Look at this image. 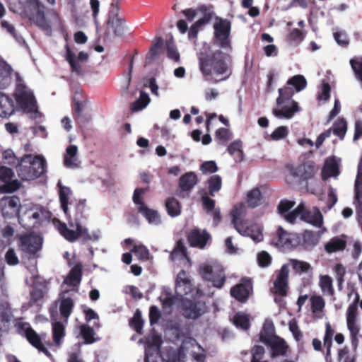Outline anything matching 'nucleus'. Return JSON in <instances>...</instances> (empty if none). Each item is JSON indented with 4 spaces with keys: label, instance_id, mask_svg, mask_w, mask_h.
Masks as SVG:
<instances>
[{
    "label": "nucleus",
    "instance_id": "f257e3e1",
    "mask_svg": "<svg viewBox=\"0 0 362 362\" xmlns=\"http://www.w3.org/2000/svg\"><path fill=\"white\" fill-rule=\"evenodd\" d=\"M199 66L204 79L213 83L226 80L231 74L221 51L200 57Z\"/></svg>",
    "mask_w": 362,
    "mask_h": 362
},
{
    "label": "nucleus",
    "instance_id": "f03ea898",
    "mask_svg": "<svg viewBox=\"0 0 362 362\" xmlns=\"http://www.w3.org/2000/svg\"><path fill=\"white\" fill-rule=\"evenodd\" d=\"M286 182L290 185H301L314 177L317 168L313 160L304 159L298 164H287Z\"/></svg>",
    "mask_w": 362,
    "mask_h": 362
},
{
    "label": "nucleus",
    "instance_id": "7ed1b4c3",
    "mask_svg": "<svg viewBox=\"0 0 362 362\" xmlns=\"http://www.w3.org/2000/svg\"><path fill=\"white\" fill-rule=\"evenodd\" d=\"M45 159L40 156L25 155L16 167L18 176L23 180H35L46 171Z\"/></svg>",
    "mask_w": 362,
    "mask_h": 362
},
{
    "label": "nucleus",
    "instance_id": "20e7f679",
    "mask_svg": "<svg viewBox=\"0 0 362 362\" xmlns=\"http://www.w3.org/2000/svg\"><path fill=\"white\" fill-rule=\"evenodd\" d=\"M17 104L25 112L34 113L37 111V100L31 89L25 83L19 74H16V84L13 94Z\"/></svg>",
    "mask_w": 362,
    "mask_h": 362
},
{
    "label": "nucleus",
    "instance_id": "39448f33",
    "mask_svg": "<svg viewBox=\"0 0 362 362\" xmlns=\"http://www.w3.org/2000/svg\"><path fill=\"white\" fill-rule=\"evenodd\" d=\"M42 245V238L34 233L24 234L19 238V250L28 259H36Z\"/></svg>",
    "mask_w": 362,
    "mask_h": 362
},
{
    "label": "nucleus",
    "instance_id": "423d86ee",
    "mask_svg": "<svg viewBox=\"0 0 362 362\" xmlns=\"http://www.w3.org/2000/svg\"><path fill=\"white\" fill-rule=\"evenodd\" d=\"M245 215V206L244 204L240 203L234 206L231 211L232 223L235 230L242 235L250 236L255 242H260L263 239L262 233L258 232L256 235L250 233V229L249 228H243L242 227L243 221L241 218Z\"/></svg>",
    "mask_w": 362,
    "mask_h": 362
},
{
    "label": "nucleus",
    "instance_id": "0eeeda50",
    "mask_svg": "<svg viewBox=\"0 0 362 362\" xmlns=\"http://www.w3.org/2000/svg\"><path fill=\"white\" fill-rule=\"evenodd\" d=\"M214 37L218 45L223 49H230V22L227 19L216 17V22L214 24Z\"/></svg>",
    "mask_w": 362,
    "mask_h": 362
},
{
    "label": "nucleus",
    "instance_id": "6e6552de",
    "mask_svg": "<svg viewBox=\"0 0 362 362\" xmlns=\"http://www.w3.org/2000/svg\"><path fill=\"white\" fill-rule=\"evenodd\" d=\"M199 273L205 281L212 283L214 287L221 288L226 282V274L223 268L214 269L210 265L200 267Z\"/></svg>",
    "mask_w": 362,
    "mask_h": 362
},
{
    "label": "nucleus",
    "instance_id": "1a4fd4ad",
    "mask_svg": "<svg viewBox=\"0 0 362 362\" xmlns=\"http://www.w3.org/2000/svg\"><path fill=\"white\" fill-rule=\"evenodd\" d=\"M276 279L273 282L274 288L272 291L274 294L281 297L288 294L289 269L288 264H283L281 269L276 272Z\"/></svg>",
    "mask_w": 362,
    "mask_h": 362
},
{
    "label": "nucleus",
    "instance_id": "9d476101",
    "mask_svg": "<svg viewBox=\"0 0 362 362\" xmlns=\"http://www.w3.org/2000/svg\"><path fill=\"white\" fill-rule=\"evenodd\" d=\"M182 311L185 317L196 320L206 312V305L202 300L187 299L182 303Z\"/></svg>",
    "mask_w": 362,
    "mask_h": 362
},
{
    "label": "nucleus",
    "instance_id": "9b49d317",
    "mask_svg": "<svg viewBox=\"0 0 362 362\" xmlns=\"http://www.w3.org/2000/svg\"><path fill=\"white\" fill-rule=\"evenodd\" d=\"M21 207L20 198L17 196L4 197L0 200V209L5 218L21 217L19 215Z\"/></svg>",
    "mask_w": 362,
    "mask_h": 362
},
{
    "label": "nucleus",
    "instance_id": "f8f14e48",
    "mask_svg": "<svg viewBox=\"0 0 362 362\" xmlns=\"http://www.w3.org/2000/svg\"><path fill=\"white\" fill-rule=\"evenodd\" d=\"M30 6L31 7L30 20L43 30L49 29L50 25L46 19L43 4L39 0H32Z\"/></svg>",
    "mask_w": 362,
    "mask_h": 362
},
{
    "label": "nucleus",
    "instance_id": "ddd939ff",
    "mask_svg": "<svg viewBox=\"0 0 362 362\" xmlns=\"http://www.w3.org/2000/svg\"><path fill=\"white\" fill-rule=\"evenodd\" d=\"M20 329L24 332L22 335L26 338L33 346L47 355L49 354L48 350L42 344L44 337L46 336L45 334H38L28 323L21 325Z\"/></svg>",
    "mask_w": 362,
    "mask_h": 362
},
{
    "label": "nucleus",
    "instance_id": "4468645a",
    "mask_svg": "<svg viewBox=\"0 0 362 362\" xmlns=\"http://www.w3.org/2000/svg\"><path fill=\"white\" fill-rule=\"evenodd\" d=\"M252 291V282L250 279H243L241 283L230 288V295L240 303H245Z\"/></svg>",
    "mask_w": 362,
    "mask_h": 362
},
{
    "label": "nucleus",
    "instance_id": "2eb2a0df",
    "mask_svg": "<svg viewBox=\"0 0 362 362\" xmlns=\"http://www.w3.org/2000/svg\"><path fill=\"white\" fill-rule=\"evenodd\" d=\"M65 48V58L71 66V71L76 73L78 75L82 74V66L80 64L78 61L81 62H86L88 58V54L84 52H80L76 59L75 53L71 50V49L68 45H66Z\"/></svg>",
    "mask_w": 362,
    "mask_h": 362
},
{
    "label": "nucleus",
    "instance_id": "dca6fc26",
    "mask_svg": "<svg viewBox=\"0 0 362 362\" xmlns=\"http://www.w3.org/2000/svg\"><path fill=\"white\" fill-rule=\"evenodd\" d=\"M298 236L295 233H289L282 227L279 226L276 230V236L273 238V243L278 247H291L298 244Z\"/></svg>",
    "mask_w": 362,
    "mask_h": 362
},
{
    "label": "nucleus",
    "instance_id": "f3484780",
    "mask_svg": "<svg viewBox=\"0 0 362 362\" xmlns=\"http://www.w3.org/2000/svg\"><path fill=\"white\" fill-rule=\"evenodd\" d=\"M210 239L211 235L206 230H202L199 228L192 230L187 235L189 245L200 249H204Z\"/></svg>",
    "mask_w": 362,
    "mask_h": 362
},
{
    "label": "nucleus",
    "instance_id": "a211bd4d",
    "mask_svg": "<svg viewBox=\"0 0 362 362\" xmlns=\"http://www.w3.org/2000/svg\"><path fill=\"white\" fill-rule=\"evenodd\" d=\"M346 325L349 330L352 343L358 342L360 326L357 322L358 312L346 310Z\"/></svg>",
    "mask_w": 362,
    "mask_h": 362
},
{
    "label": "nucleus",
    "instance_id": "6ab92c4d",
    "mask_svg": "<svg viewBox=\"0 0 362 362\" xmlns=\"http://www.w3.org/2000/svg\"><path fill=\"white\" fill-rule=\"evenodd\" d=\"M78 147L76 145H69L66 149L64 157V165L69 168H77L80 166V161L77 157Z\"/></svg>",
    "mask_w": 362,
    "mask_h": 362
},
{
    "label": "nucleus",
    "instance_id": "aec40b11",
    "mask_svg": "<svg viewBox=\"0 0 362 362\" xmlns=\"http://www.w3.org/2000/svg\"><path fill=\"white\" fill-rule=\"evenodd\" d=\"M69 224L71 227H75L78 229V238H81L83 242L98 241L100 238V232L94 231L91 234L89 233L88 230L86 227L82 226L81 223L74 224L72 221H69Z\"/></svg>",
    "mask_w": 362,
    "mask_h": 362
},
{
    "label": "nucleus",
    "instance_id": "412c9836",
    "mask_svg": "<svg viewBox=\"0 0 362 362\" xmlns=\"http://www.w3.org/2000/svg\"><path fill=\"white\" fill-rule=\"evenodd\" d=\"M300 111L298 103L295 100H291V105L288 106H282L281 109H274L272 112L278 118L291 119L295 114Z\"/></svg>",
    "mask_w": 362,
    "mask_h": 362
},
{
    "label": "nucleus",
    "instance_id": "4be33fe9",
    "mask_svg": "<svg viewBox=\"0 0 362 362\" xmlns=\"http://www.w3.org/2000/svg\"><path fill=\"white\" fill-rule=\"evenodd\" d=\"M265 344L270 346L273 356H284L288 349L285 340L279 337L273 338V339Z\"/></svg>",
    "mask_w": 362,
    "mask_h": 362
},
{
    "label": "nucleus",
    "instance_id": "5701e85b",
    "mask_svg": "<svg viewBox=\"0 0 362 362\" xmlns=\"http://www.w3.org/2000/svg\"><path fill=\"white\" fill-rule=\"evenodd\" d=\"M14 112V103L8 95L0 92V116L7 117Z\"/></svg>",
    "mask_w": 362,
    "mask_h": 362
},
{
    "label": "nucleus",
    "instance_id": "b1692460",
    "mask_svg": "<svg viewBox=\"0 0 362 362\" xmlns=\"http://www.w3.org/2000/svg\"><path fill=\"white\" fill-rule=\"evenodd\" d=\"M124 19L119 17L117 13L110 16L107 20L108 27L112 30L114 35L118 37L124 34Z\"/></svg>",
    "mask_w": 362,
    "mask_h": 362
},
{
    "label": "nucleus",
    "instance_id": "393cba45",
    "mask_svg": "<svg viewBox=\"0 0 362 362\" xmlns=\"http://www.w3.org/2000/svg\"><path fill=\"white\" fill-rule=\"evenodd\" d=\"M197 182V176L194 173H186L179 179V187L183 192L191 191Z\"/></svg>",
    "mask_w": 362,
    "mask_h": 362
},
{
    "label": "nucleus",
    "instance_id": "a878e982",
    "mask_svg": "<svg viewBox=\"0 0 362 362\" xmlns=\"http://www.w3.org/2000/svg\"><path fill=\"white\" fill-rule=\"evenodd\" d=\"M137 211L144 216L148 223L156 226L161 223L160 216L158 211L150 209L147 206H138Z\"/></svg>",
    "mask_w": 362,
    "mask_h": 362
},
{
    "label": "nucleus",
    "instance_id": "bb28decb",
    "mask_svg": "<svg viewBox=\"0 0 362 362\" xmlns=\"http://www.w3.org/2000/svg\"><path fill=\"white\" fill-rule=\"evenodd\" d=\"M40 214V211H35L32 214L26 212L24 216L18 217V222L25 228H34L41 220Z\"/></svg>",
    "mask_w": 362,
    "mask_h": 362
},
{
    "label": "nucleus",
    "instance_id": "cd10ccee",
    "mask_svg": "<svg viewBox=\"0 0 362 362\" xmlns=\"http://www.w3.org/2000/svg\"><path fill=\"white\" fill-rule=\"evenodd\" d=\"M87 98L82 90H76L74 96V117L79 118L82 110L86 106Z\"/></svg>",
    "mask_w": 362,
    "mask_h": 362
},
{
    "label": "nucleus",
    "instance_id": "c85d7f7f",
    "mask_svg": "<svg viewBox=\"0 0 362 362\" xmlns=\"http://www.w3.org/2000/svg\"><path fill=\"white\" fill-rule=\"evenodd\" d=\"M346 240L344 238L335 236L325 245V250L329 254L343 251L346 248Z\"/></svg>",
    "mask_w": 362,
    "mask_h": 362
},
{
    "label": "nucleus",
    "instance_id": "c756f323",
    "mask_svg": "<svg viewBox=\"0 0 362 362\" xmlns=\"http://www.w3.org/2000/svg\"><path fill=\"white\" fill-rule=\"evenodd\" d=\"M274 331L275 328L273 322L270 320H265L259 333L260 341L265 344L273 339V338L276 337L277 336L274 335Z\"/></svg>",
    "mask_w": 362,
    "mask_h": 362
},
{
    "label": "nucleus",
    "instance_id": "7c9ffc66",
    "mask_svg": "<svg viewBox=\"0 0 362 362\" xmlns=\"http://www.w3.org/2000/svg\"><path fill=\"white\" fill-rule=\"evenodd\" d=\"M12 68L6 62H0V89H4L11 81Z\"/></svg>",
    "mask_w": 362,
    "mask_h": 362
},
{
    "label": "nucleus",
    "instance_id": "2f4dec72",
    "mask_svg": "<svg viewBox=\"0 0 362 362\" xmlns=\"http://www.w3.org/2000/svg\"><path fill=\"white\" fill-rule=\"evenodd\" d=\"M165 206L168 214L170 217H177L181 214V203L174 197H168L165 199Z\"/></svg>",
    "mask_w": 362,
    "mask_h": 362
},
{
    "label": "nucleus",
    "instance_id": "473e14b6",
    "mask_svg": "<svg viewBox=\"0 0 362 362\" xmlns=\"http://www.w3.org/2000/svg\"><path fill=\"white\" fill-rule=\"evenodd\" d=\"M57 229L59 233L66 239L67 241L74 243L78 240V229L75 230L69 228L65 223L59 222Z\"/></svg>",
    "mask_w": 362,
    "mask_h": 362
},
{
    "label": "nucleus",
    "instance_id": "72a5a7b5",
    "mask_svg": "<svg viewBox=\"0 0 362 362\" xmlns=\"http://www.w3.org/2000/svg\"><path fill=\"white\" fill-rule=\"evenodd\" d=\"M82 277V268L79 264L75 265L69 272L65 282L70 286L79 284Z\"/></svg>",
    "mask_w": 362,
    "mask_h": 362
},
{
    "label": "nucleus",
    "instance_id": "f704fd0d",
    "mask_svg": "<svg viewBox=\"0 0 362 362\" xmlns=\"http://www.w3.org/2000/svg\"><path fill=\"white\" fill-rule=\"evenodd\" d=\"M319 286L325 295L333 296L334 294L332 279L329 276L320 275Z\"/></svg>",
    "mask_w": 362,
    "mask_h": 362
},
{
    "label": "nucleus",
    "instance_id": "c9c22d12",
    "mask_svg": "<svg viewBox=\"0 0 362 362\" xmlns=\"http://www.w3.org/2000/svg\"><path fill=\"white\" fill-rule=\"evenodd\" d=\"M144 321L142 319L141 312L137 309L133 317L129 320V325L139 334H143V327Z\"/></svg>",
    "mask_w": 362,
    "mask_h": 362
},
{
    "label": "nucleus",
    "instance_id": "e433bc0d",
    "mask_svg": "<svg viewBox=\"0 0 362 362\" xmlns=\"http://www.w3.org/2000/svg\"><path fill=\"white\" fill-rule=\"evenodd\" d=\"M332 132L334 135L338 136L341 140L345 137L347 131V122L343 117L337 119L332 125Z\"/></svg>",
    "mask_w": 362,
    "mask_h": 362
},
{
    "label": "nucleus",
    "instance_id": "4c0bfd02",
    "mask_svg": "<svg viewBox=\"0 0 362 362\" xmlns=\"http://www.w3.org/2000/svg\"><path fill=\"white\" fill-rule=\"evenodd\" d=\"M339 174V165L334 160L325 163L322 172V178L325 180L330 177H337Z\"/></svg>",
    "mask_w": 362,
    "mask_h": 362
},
{
    "label": "nucleus",
    "instance_id": "58836bf2",
    "mask_svg": "<svg viewBox=\"0 0 362 362\" xmlns=\"http://www.w3.org/2000/svg\"><path fill=\"white\" fill-rule=\"evenodd\" d=\"M150 103V98L146 92L141 90L139 98L131 104L132 112H138L145 108Z\"/></svg>",
    "mask_w": 362,
    "mask_h": 362
},
{
    "label": "nucleus",
    "instance_id": "ea45409f",
    "mask_svg": "<svg viewBox=\"0 0 362 362\" xmlns=\"http://www.w3.org/2000/svg\"><path fill=\"white\" fill-rule=\"evenodd\" d=\"M206 182L208 185L209 194L211 197H214L215 194L221 189L222 179L218 175H211L207 180Z\"/></svg>",
    "mask_w": 362,
    "mask_h": 362
},
{
    "label": "nucleus",
    "instance_id": "a19ab883",
    "mask_svg": "<svg viewBox=\"0 0 362 362\" xmlns=\"http://www.w3.org/2000/svg\"><path fill=\"white\" fill-rule=\"evenodd\" d=\"M86 209V200H80L75 205V212L74 215L73 219H69V221H72L74 224L81 223L82 221L86 219V216L84 214Z\"/></svg>",
    "mask_w": 362,
    "mask_h": 362
},
{
    "label": "nucleus",
    "instance_id": "79ce46f5",
    "mask_svg": "<svg viewBox=\"0 0 362 362\" xmlns=\"http://www.w3.org/2000/svg\"><path fill=\"white\" fill-rule=\"evenodd\" d=\"M262 193L258 188L252 189L247 194V203L251 208H255L262 203Z\"/></svg>",
    "mask_w": 362,
    "mask_h": 362
},
{
    "label": "nucleus",
    "instance_id": "37998d69",
    "mask_svg": "<svg viewBox=\"0 0 362 362\" xmlns=\"http://www.w3.org/2000/svg\"><path fill=\"white\" fill-rule=\"evenodd\" d=\"M233 322L236 327L243 330H247L250 327L249 316L244 313H237L233 317Z\"/></svg>",
    "mask_w": 362,
    "mask_h": 362
},
{
    "label": "nucleus",
    "instance_id": "c03bdc74",
    "mask_svg": "<svg viewBox=\"0 0 362 362\" xmlns=\"http://www.w3.org/2000/svg\"><path fill=\"white\" fill-rule=\"evenodd\" d=\"M303 241L302 244L305 247H313L319 241V234L310 230H305L302 234Z\"/></svg>",
    "mask_w": 362,
    "mask_h": 362
},
{
    "label": "nucleus",
    "instance_id": "a18cd8bd",
    "mask_svg": "<svg viewBox=\"0 0 362 362\" xmlns=\"http://www.w3.org/2000/svg\"><path fill=\"white\" fill-rule=\"evenodd\" d=\"M295 93L291 87H284L279 89V97L276 98V104L281 106L286 101L290 100Z\"/></svg>",
    "mask_w": 362,
    "mask_h": 362
},
{
    "label": "nucleus",
    "instance_id": "49530a36",
    "mask_svg": "<svg viewBox=\"0 0 362 362\" xmlns=\"http://www.w3.org/2000/svg\"><path fill=\"white\" fill-rule=\"evenodd\" d=\"M73 308L74 301L71 298L68 297L62 299L59 305L61 316L64 319H67L71 315Z\"/></svg>",
    "mask_w": 362,
    "mask_h": 362
},
{
    "label": "nucleus",
    "instance_id": "de8ad7c7",
    "mask_svg": "<svg viewBox=\"0 0 362 362\" xmlns=\"http://www.w3.org/2000/svg\"><path fill=\"white\" fill-rule=\"evenodd\" d=\"M53 341L57 345H60L65 335L64 326L60 322H56L52 325Z\"/></svg>",
    "mask_w": 362,
    "mask_h": 362
},
{
    "label": "nucleus",
    "instance_id": "09e8293b",
    "mask_svg": "<svg viewBox=\"0 0 362 362\" xmlns=\"http://www.w3.org/2000/svg\"><path fill=\"white\" fill-rule=\"evenodd\" d=\"M287 85L293 86L296 92L303 90L307 86L305 78L303 75H296L290 78Z\"/></svg>",
    "mask_w": 362,
    "mask_h": 362
},
{
    "label": "nucleus",
    "instance_id": "8fccbe9b",
    "mask_svg": "<svg viewBox=\"0 0 362 362\" xmlns=\"http://www.w3.org/2000/svg\"><path fill=\"white\" fill-rule=\"evenodd\" d=\"M354 204L356 208L357 221L362 219V187H354Z\"/></svg>",
    "mask_w": 362,
    "mask_h": 362
},
{
    "label": "nucleus",
    "instance_id": "3c124183",
    "mask_svg": "<svg viewBox=\"0 0 362 362\" xmlns=\"http://www.w3.org/2000/svg\"><path fill=\"white\" fill-rule=\"evenodd\" d=\"M70 189L67 187H61L59 190V200L61 203V207L63 210L64 213L69 217H70V214L69 212V194H70Z\"/></svg>",
    "mask_w": 362,
    "mask_h": 362
},
{
    "label": "nucleus",
    "instance_id": "603ef678",
    "mask_svg": "<svg viewBox=\"0 0 362 362\" xmlns=\"http://www.w3.org/2000/svg\"><path fill=\"white\" fill-rule=\"evenodd\" d=\"M198 11L202 13L203 17L197 21V24L203 26L209 23L214 16V12L211 11V9L205 5H201L199 6Z\"/></svg>",
    "mask_w": 362,
    "mask_h": 362
},
{
    "label": "nucleus",
    "instance_id": "864d4df0",
    "mask_svg": "<svg viewBox=\"0 0 362 362\" xmlns=\"http://www.w3.org/2000/svg\"><path fill=\"white\" fill-rule=\"evenodd\" d=\"M349 63L356 78L362 83V57L351 59Z\"/></svg>",
    "mask_w": 362,
    "mask_h": 362
},
{
    "label": "nucleus",
    "instance_id": "5fc2aeb1",
    "mask_svg": "<svg viewBox=\"0 0 362 362\" xmlns=\"http://www.w3.org/2000/svg\"><path fill=\"white\" fill-rule=\"evenodd\" d=\"M265 349L262 346L255 345L251 349V362H268L264 360Z\"/></svg>",
    "mask_w": 362,
    "mask_h": 362
},
{
    "label": "nucleus",
    "instance_id": "6e6d98bb",
    "mask_svg": "<svg viewBox=\"0 0 362 362\" xmlns=\"http://www.w3.org/2000/svg\"><path fill=\"white\" fill-rule=\"evenodd\" d=\"M80 329L81 334L86 344H92L95 341V332L93 327L86 325H82Z\"/></svg>",
    "mask_w": 362,
    "mask_h": 362
},
{
    "label": "nucleus",
    "instance_id": "4d7b16f0",
    "mask_svg": "<svg viewBox=\"0 0 362 362\" xmlns=\"http://www.w3.org/2000/svg\"><path fill=\"white\" fill-rule=\"evenodd\" d=\"M21 186V183L18 180H8L0 186V192L2 193H13L18 190Z\"/></svg>",
    "mask_w": 362,
    "mask_h": 362
},
{
    "label": "nucleus",
    "instance_id": "13d9d810",
    "mask_svg": "<svg viewBox=\"0 0 362 362\" xmlns=\"http://www.w3.org/2000/svg\"><path fill=\"white\" fill-rule=\"evenodd\" d=\"M310 301L313 313L321 312L325 308V302L320 296H312L310 298Z\"/></svg>",
    "mask_w": 362,
    "mask_h": 362
},
{
    "label": "nucleus",
    "instance_id": "bf43d9fd",
    "mask_svg": "<svg viewBox=\"0 0 362 362\" xmlns=\"http://www.w3.org/2000/svg\"><path fill=\"white\" fill-rule=\"evenodd\" d=\"M1 27L5 29L18 42L21 43L24 42L23 37L19 35L14 26L10 24L6 21H2L1 22Z\"/></svg>",
    "mask_w": 362,
    "mask_h": 362
},
{
    "label": "nucleus",
    "instance_id": "052dcab7",
    "mask_svg": "<svg viewBox=\"0 0 362 362\" xmlns=\"http://www.w3.org/2000/svg\"><path fill=\"white\" fill-rule=\"evenodd\" d=\"M334 272L337 281L338 288L341 290L344 282L345 267L341 264H337L334 268Z\"/></svg>",
    "mask_w": 362,
    "mask_h": 362
},
{
    "label": "nucleus",
    "instance_id": "680f3d73",
    "mask_svg": "<svg viewBox=\"0 0 362 362\" xmlns=\"http://www.w3.org/2000/svg\"><path fill=\"white\" fill-rule=\"evenodd\" d=\"M216 139L218 141L226 144L231 139V133L229 129L221 127L216 129L215 132Z\"/></svg>",
    "mask_w": 362,
    "mask_h": 362
},
{
    "label": "nucleus",
    "instance_id": "e2e57ef3",
    "mask_svg": "<svg viewBox=\"0 0 362 362\" xmlns=\"http://www.w3.org/2000/svg\"><path fill=\"white\" fill-rule=\"evenodd\" d=\"M147 189V188H136L134 189L132 199L134 203L138 206H146L143 200L142 195L146 192Z\"/></svg>",
    "mask_w": 362,
    "mask_h": 362
},
{
    "label": "nucleus",
    "instance_id": "0e129e2a",
    "mask_svg": "<svg viewBox=\"0 0 362 362\" xmlns=\"http://www.w3.org/2000/svg\"><path fill=\"white\" fill-rule=\"evenodd\" d=\"M293 269L298 273L307 272L311 266L309 263L297 259L291 260Z\"/></svg>",
    "mask_w": 362,
    "mask_h": 362
},
{
    "label": "nucleus",
    "instance_id": "69168bd1",
    "mask_svg": "<svg viewBox=\"0 0 362 362\" xmlns=\"http://www.w3.org/2000/svg\"><path fill=\"white\" fill-rule=\"evenodd\" d=\"M288 134V129L286 126L277 127L271 134V139L274 141L283 139Z\"/></svg>",
    "mask_w": 362,
    "mask_h": 362
},
{
    "label": "nucleus",
    "instance_id": "338daca9",
    "mask_svg": "<svg viewBox=\"0 0 362 362\" xmlns=\"http://www.w3.org/2000/svg\"><path fill=\"white\" fill-rule=\"evenodd\" d=\"M334 38L337 43L342 47H347L349 45V40L345 32L337 31L334 33Z\"/></svg>",
    "mask_w": 362,
    "mask_h": 362
},
{
    "label": "nucleus",
    "instance_id": "774afa93",
    "mask_svg": "<svg viewBox=\"0 0 362 362\" xmlns=\"http://www.w3.org/2000/svg\"><path fill=\"white\" fill-rule=\"evenodd\" d=\"M5 262L10 266H15L19 263L18 257L13 248H9L4 256Z\"/></svg>",
    "mask_w": 362,
    "mask_h": 362
}]
</instances>
